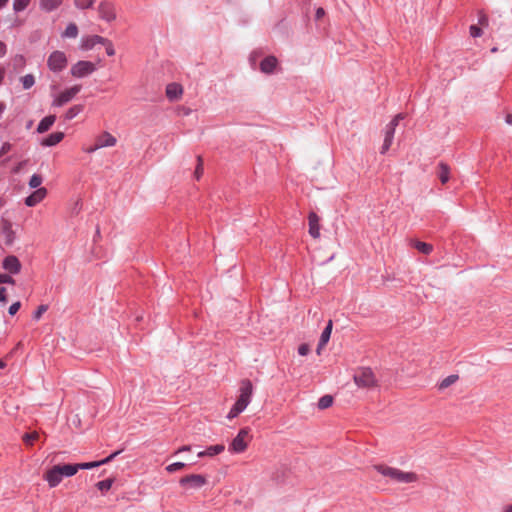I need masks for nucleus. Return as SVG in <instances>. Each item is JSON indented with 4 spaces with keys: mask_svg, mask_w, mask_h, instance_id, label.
I'll use <instances>...</instances> for the list:
<instances>
[{
    "mask_svg": "<svg viewBox=\"0 0 512 512\" xmlns=\"http://www.w3.org/2000/svg\"><path fill=\"white\" fill-rule=\"evenodd\" d=\"M253 385L249 379H243L240 383L239 396L229 411L227 418L233 419L242 413L251 402Z\"/></svg>",
    "mask_w": 512,
    "mask_h": 512,
    "instance_id": "1",
    "label": "nucleus"
},
{
    "mask_svg": "<svg viewBox=\"0 0 512 512\" xmlns=\"http://www.w3.org/2000/svg\"><path fill=\"white\" fill-rule=\"evenodd\" d=\"M375 469L384 477H388L398 483H412L417 481V475L413 472H404L386 465H376Z\"/></svg>",
    "mask_w": 512,
    "mask_h": 512,
    "instance_id": "2",
    "label": "nucleus"
},
{
    "mask_svg": "<svg viewBox=\"0 0 512 512\" xmlns=\"http://www.w3.org/2000/svg\"><path fill=\"white\" fill-rule=\"evenodd\" d=\"M355 384L360 388H371L376 386L377 380L371 368H359L353 376Z\"/></svg>",
    "mask_w": 512,
    "mask_h": 512,
    "instance_id": "3",
    "label": "nucleus"
},
{
    "mask_svg": "<svg viewBox=\"0 0 512 512\" xmlns=\"http://www.w3.org/2000/svg\"><path fill=\"white\" fill-rule=\"evenodd\" d=\"M117 142L116 137L108 133L107 131L100 134L98 137H96L94 143L92 145H84L83 151L86 153H92L96 150L103 148V147H111L114 146Z\"/></svg>",
    "mask_w": 512,
    "mask_h": 512,
    "instance_id": "4",
    "label": "nucleus"
},
{
    "mask_svg": "<svg viewBox=\"0 0 512 512\" xmlns=\"http://www.w3.org/2000/svg\"><path fill=\"white\" fill-rule=\"evenodd\" d=\"M250 429L248 427L240 429L237 436L231 441L229 451L233 453H242L248 446Z\"/></svg>",
    "mask_w": 512,
    "mask_h": 512,
    "instance_id": "5",
    "label": "nucleus"
},
{
    "mask_svg": "<svg viewBox=\"0 0 512 512\" xmlns=\"http://www.w3.org/2000/svg\"><path fill=\"white\" fill-rule=\"evenodd\" d=\"M68 60L64 52L54 51L47 59V66L53 72H60L67 67Z\"/></svg>",
    "mask_w": 512,
    "mask_h": 512,
    "instance_id": "6",
    "label": "nucleus"
},
{
    "mask_svg": "<svg viewBox=\"0 0 512 512\" xmlns=\"http://www.w3.org/2000/svg\"><path fill=\"white\" fill-rule=\"evenodd\" d=\"M81 90V85H74L54 97L52 105L61 107L71 101Z\"/></svg>",
    "mask_w": 512,
    "mask_h": 512,
    "instance_id": "7",
    "label": "nucleus"
},
{
    "mask_svg": "<svg viewBox=\"0 0 512 512\" xmlns=\"http://www.w3.org/2000/svg\"><path fill=\"white\" fill-rule=\"evenodd\" d=\"M96 70L94 63L90 61H78L71 67V74L74 77L82 78L92 74Z\"/></svg>",
    "mask_w": 512,
    "mask_h": 512,
    "instance_id": "8",
    "label": "nucleus"
},
{
    "mask_svg": "<svg viewBox=\"0 0 512 512\" xmlns=\"http://www.w3.org/2000/svg\"><path fill=\"white\" fill-rule=\"evenodd\" d=\"M207 483L205 476L200 474H190L182 477L179 480L181 486H189L190 488L199 489Z\"/></svg>",
    "mask_w": 512,
    "mask_h": 512,
    "instance_id": "9",
    "label": "nucleus"
},
{
    "mask_svg": "<svg viewBox=\"0 0 512 512\" xmlns=\"http://www.w3.org/2000/svg\"><path fill=\"white\" fill-rule=\"evenodd\" d=\"M98 13L99 17L106 22H112L116 19V9L111 2H100L98 6Z\"/></svg>",
    "mask_w": 512,
    "mask_h": 512,
    "instance_id": "10",
    "label": "nucleus"
},
{
    "mask_svg": "<svg viewBox=\"0 0 512 512\" xmlns=\"http://www.w3.org/2000/svg\"><path fill=\"white\" fill-rule=\"evenodd\" d=\"M2 267L9 274H18L21 271L22 264L15 255H8L3 259Z\"/></svg>",
    "mask_w": 512,
    "mask_h": 512,
    "instance_id": "11",
    "label": "nucleus"
},
{
    "mask_svg": "<svg viewBox=\"0 0 512 512\" xmlns=\"http://www.w3.org/2000/svg\"><path fill=\"white\" fill-rule=\"evenodd\" d=\"M62 478L60 465L53 466L44 475V479L48 482V485L51 488L58 486L62 481Z\"/></svg>",
    "mask_w": 512,
    "mask_h": 512,
    "instance_id": "12",
    "label": "nucleus"
},
{
    "mask_svg": "<svg viewBox=\"0 0 512 512\" xmlns=\"http://www.w3.org/2000/svg\"><path fill=\"white\" fill-rule=\"evenodd\" d=\"M47 195V189L40 187L36 189L32 194L25 198V205L28 207H34L40 203Z\"/></svg>",
    "mask_w": 512,
    "mask_h": 512,
    "instance_id": "13",
    "label": "nucleus"
},
{
    "mask_svg": "<svg viewBox=\"0 0 512 512\" xmlns=\"http://www.w3.org/2000/svg\"><path fill=\"white\" fill-rule=\"evenodd\" d=\"M121 452H122V450L115 451L112 454H110L108 457H106V458H104V459H102L100 461L79 463V464H77L78 471L80 469H91V468H94V467H99L101 465L107 464V463L111 462Z\"/></svg>",
    "mask_w": 512,
    "mask_h": 512,
    "instance_id": "14",
    "label": "nucleus"
},
{
    "mask_svg": "<svg viewBox=\"0 0 512 512\" xmlns=\"http://www.w3.org/2000/svg\"><path fill=\"white\" fill-rule=\"evenodd\" d=\"M319 221V216L315 212L311 211L308 215L309 234L315 239L320 236Z\"/></svg>",
    "mask_w": 512,
    "mask_h": 512,
    "instance_id": "15",
    "label": "nucleus"
},
{
    "mask_svg": "<svg viewBox=\"0 0 512 512\" xmlns=\"http://www.w3.org/2000/svg\"><path fill=\"white\" fill-rule=\"evenodd\" d=\"M64 138V133L57 131L39 140L42 146L51 147L58 144Z\"/></svg>",
    "mask_w": 512,
    "mask_h": 512,
    "instance_id": "16",
    "label": "nucleus"
},
{
    "mask_svg": "<svg viewBox=\"0 0 512 512\" xmlns=\"http://www.w3.org/2000/svg\"><path fill=\"white\" fill-rule=\"evenodd\" d=\"M64 0H39V8L41 11L50 13L57 10Z\"/></svg>",
    "mask_w": 512,
    "mask_h": 512,
    "instance_id": "17",
    "label": "nucleus"
},
{
    "mask_svg": "<svg viewBox=\"0 0 512 512\" xmlns=\"http://www.w3.org/2000/svg\"><path fill=\"white\" fill-rule=\"evenodd\" d=\"M333 328L332 320H329L326 327L321 333L320 340L317 346V353L320 354L321 349L328 343Z\"/></svg>",
    "mask_w": 512,
    "mask_h": 512,
    "instance_id": "18",
    "label": "nucleus"
},
{
    "mask_svg": "<svg viewBox=\"0 0 512 512\" xmlns=\"http://www.w3.org/2000/svg\"><path fill=\"white\" fill-rule=\"evenodd\" d=\"M277 65V59L274 56L264 58L260 63V70L263 73L270 74L274 71Z\"/></svg>",
    "mask_w": 512,
    "mask_h": 512,
    "instance_id": "19",
    "label": "nucleus"
},
{
    "mask_svg": "<svg viewBox=\"0 0 512 512\" xmlns=\"http://www.w3.org/2000/svg\"><path fill=\"white\" fill-rule=\"evenodd\" d=\"M106 42H107V39L102 36H98V35L90 36V37L86 38L85 40H83L82 49L90 50L96 44H102V43H106Z\"/></svg>",
    "mask_w": 512,
    "mask_h": 512,
    "instance_id": "20",
    "label": "nucleus"
},
{
    "mask_svg": "<svg viewBox=\"0 0 512 512\" xmlns=\"http://www.w3.org/2000/svg\"><path fill=\"white\" fill-rule=\"evenodd\" d=\"M182 87L177 83H171L166 87V96L170 100H176L182 95Z\"/></svg>",
    "mask_w": 512,
    "mask_h": 512,
    "instance_id": "21",
    "label": "nucleus"
},
{
    "mask_svg": "<svg viewBox=\"0 0 512 512\" xmlns=\"http://www.w3.org/2000/svg\"><path fill=\"white\" fill-rule=\"evenodd\" d=\"M438 177L441 181L442 184H445L449 181V174H450V168L449 166L444 163V162H440L439 165H438Z\"/></svg>",
    "mask_w": 512,
    "mask_h": 512,
    "instance_id": "22",
    "label": "nucleus"
},
{
    "mask_svg": "<svg viewBox=\"0 0 512 512\" xmlns=\"http://www.w3.org/2000/svg\"><path fill=\"white\" fill-rule=\"evenodd\" d=\"M394 132H395V130H386V133L384 136V142L380 149L381 154H385L389 150V148L393 142V139H394Z\"/></svg>",
    "mask_w": 512,
    "mask_h": 512,
    "instance_id": "23",
    "label": "nucleus"
},
{
    "mask_svg": "<svg viewBox=\"0 0 512 512\" xmlns=\"http://www.w3.org/2000/svg\"><path fill=\"white\" fill-rule=\"evenodd\" d=\"M409 124L410 123L409 120L407 119V115L400 113L392 119L390 123V128H395L397 126H408Z\"/></svg>",
    "mask_w": 512,
    "mask_h": 512,
    "instance_id": "24",
    "label": "nucleus"
},
{
    "mask_svg": "<svg viewBox=\"0 0 512 512\" xmlns=\"http://www.w3.org/2000/svg\"><path fill=\"white\" fill-rule=\"evenodd\" d=\"M413 247L425 255H429L433 251V246L431 244L422 241H414Z\"/></svg>",
    "mask_w": 512,
    "mask_h": 512,
    "instance_id": "25",
    "label": "nucleus"
},
{
    "mask_svg": "<svg viewBox=\"0 0 512 512\" xmlns=\"http://www.w3.org/2000/svg\"><path fill=\"white\" fill-rule=\"evenodd\" d=\"M60 470H61L62 477L63 476L71 477L78 472V466H77V464H64V465H60Z\"/></svg>",
    "mask_w": 512,
    "mask_h": 512,
    "instance_id": "26",
    "label": "nucleus"
},
{
    "mask_svg": "<svg viewBox=\"0 0 512 512\" xmlns=\"http://www.w3.org/2000/svg\"><path fill=\"white\" fill-rule=\"evenodd\" d=\"M458 378H459V376L457 374H451V375L447 376L438 384V389L444 390V389L448 388L449 386L454 384L458 380Z\"/></svg>",
    "mask_w": 512,
    "mask_h": 512,
    "instance_id": "27",
    "label": "nucleus"
},
{
    "mask_svg": "<svg viewBox=\"0 0 512 512\" xmlns=\"http://www.w3.org/2000/svg\"><path fill=\"white\" fill-rule=\"evenodd\" d=\"M333 404V397L331 395H324L318 400V408L321 410L327 409Z\"/></svg>",
    "mask_w": 512,
    "mask_h": 512,
    "instance_id": "28",
    "label": "nucleus"
},
{
    "mask_svg": "<svg viewBox=\"0 0 512 512\" xmlns=\"http://www.w3.org/2000/svg\"><path fill=\"white\" fill-rule=\"evenodd\" d=\"M20 82L23 88L27 90L35 84V77L32 74H26L20 78Z\"/></svg>",
    "mask_w": 512,
    "mask_h": 512,
    "instance_id": "29",
    "label": "nucleus"
},
{
    "mask_svg": "<svg viewBox=\"0 0 512 512\" xmlns=\"http://www.w3.org/2000/svg\"><path fill=\"white\" fill-rule=\"evenodd\" d=\"M224 450L225 446L223 444L212 445L206 449V454L209 457H213L215 455L222 453Z\"/></svg>",
    "mask_w": 512,
    "mask_h": 512,
    "instance_id": "30",
    "label": "nucleus"
},
{
    "mask_svg": "<svg viewBox=\"0 0 512 512\" xmlns=\"http://www.w3.org/2000/svg\"><path fill=\"white\" fill-rule=\"evenodd\" d=\"M31 3V0H14L13 1V10L15 12H21L25 10Z\"/></svg>",
    "mask_w": 512,
    "mask_h": 512,
    "instance_id": "31",
    "label": "nucleus"
},
{
    "mask_svg": "<svg viewBox=\"0 0 512 512\" xmlns=\"http://www.w3.org/2000/svg\"><path fill=\"white\" fill-rule=\"evenodd\" d=\"M77 35H78V28H77L76 24H74V23H70L66 27V29L63 33V36L68 37V38H76Z\"/></svg>",
    "mask_w": 512,
    "mask_h": 512,
    "instance_id": "32",
    "label": "nucleus"
},
{
    "mask_svg": "<svg viewBox=\"0 0 512 512\" xmlns=\"http://www.w3.org/2000/svg\"><path fill=\"white\" fill-rule=\"evenodd\" d=\"M113 482H114V479H112V478H107V479H105V480L99 481V482L96 484V487H97L101 492H107V491L112 487Z\"/></svg>",
    "mask_w": 512,
    "mask_h": 512,
    "instance_id": "33",
    "label": "nucleus"
},
{
    "mask_svg": "<svg viewBox=\"0 0 512 512\" xmlns=\"http://www.w3.org/2000/svg\"><path fill=\"white\" fill-rule=\"evenodd\" d=\"M55 120H56L55 115H48L40 121L37 128H50L52 125H54Z\"/></svg>",
    "mask_w": 512,
    "mask_h": 512,
    "instance_id": "34",
    "label": "nucleus"
},
{
    "mask_svg": "<svg viewBox=\"0 0 512 512\" xmlns=\"http://www.w3.org/2000/svg\"><path fill=\"white\" fill-rule=\"evenodd\" d=\"M43 178L40 174H33L29 180V186L33 189L40 188L39 186L42 184Z\"/></svg>",
    "mask_w": 512,
    "mask_h": 512,
    "instance_id": "35",
    "label": "nucleus"
},
{
    "mask_svg": "<svg viewBox=\"0 0 512 512\" xmlns=\"http://www.w3.org/2000/svg\"><path fill=\"white\" fill-rule=\"evenodd\" d=\"M204 168H203V158L199 155L197 156V166L194 172V176L196 180H199L201 176L203 175Z\"/></svg>",
    "mask_w": 512,
    "mask_h": 512,
    "instance_id": "36",
    "label": "nucleus"
},
{
    "mask_svg": "<svg viewBox=\"0 0 512 512\" xmlns=\"http://www.w3.org/2000/svg\"><path fill=\"white\" fill-rule=\"evenodd\" d=\"M39 435L37 432L25 433L22 437L23 442L26 445H33L34 441L38 439Z\"/></svg>",
    "mask_w": 512,
    "mask_h": 512,
    "instance_id": "37",
    "label": "nucleus"
},
{
    "mask_svg": "<svg viewBox=\"0 0 512 512\" xmlns=\"http://www.w3.org/2000/svg\"><path fill=\"white\" fill-rule=\"evenodd\" d=\"M95 0H74V5L79 9L91 8Z\"/></svg>",
    "mask_w": 512,
    "mask_h": 512,
    "instance_id": "38",
    "label": "nucleus"
},
{
    "mask_svg": "<svg viewBox=\"0 0 512 512\" xmlns=\"http://www.w3.org/2000/svg\"><path fill=\"white\" fill-rule=\"evenodd\" d=\"M26 65V60L22 55H16L13 58V66L15 69H22Z\"/></svg>",
    "mask_w": 512,
    "mask_h": 512,
    "instance_id": "39",
    "label": "nucleus"
},
{
    "mask_svg": "<svg viewBox=\"0 0 512 512\" xmlns=\"http://www.w3.org/2000/svg\"><path fill=\"white\" fill-rule=\"evenodd\" d=\"M47 310H48V305L41 304L40 306H38L36 311H34L33 319L38 321Z\"/></svg>",
    "mask_w": 512,
    "mask_h": 512,
    "instance_id": "40",
    "label": "nucleus"
},
{
    "mask_svg": "<svg viewBox=\"0 0 512 512\" xmlns=\"http://www.w3.org/2000/svg\"><path fill=\"white\" fill-rule=\"evenodd\" d=\"M184 467H186V464L183 463V462H175V463H172L170 465H168L166 467V470L169 472V473H174L178 470H181L183 469Z\"/></svg>",
    "mask_w": 512,
    "mask_h": 512,
    "instance_id": "41",
    "label": "nucleus"
},
{
    "mask_svg": "<svg viewBox=\"0 0 512 512\" xmlns=\"http://www.w3.org/2000/svg\"><path fill=\"white\" fill-rule=\"evenodd\" d=\"M0 284H15L14 278L6 273L0 274Z\"/></svg>",
    "mask_w": 512,
    "mask_h": 512,
    "instance_id": "42",
    "label": "nucleus"
},
{
    "mask_svg": "<svg viewBox=\"0 0 512 512\" xmlns=\"http://www.w3.org/2000/svg\"><path fill=\"white\" fill-rule=\"evenodd\" d=\"M309 352H310V346L306 343H303L298 347V353L301 356H306L309 354Z\"/></svg>",
    "mask_w": 512,
    "mask_h": 512,
    "instance_id": "43",
    "label": "nucleus"
},
{
    "mask_svg": "<svg viewBox=\"0 0 512 512\" xmlns=\"http://www.w3.org/2000/svg\"><path fill=\"white\" fill-rule=\"evenodd\" d=\"M79 111H80V108L75 106L67 111V113L65 114V117L67 119H72L79 113Z\"/></svg>",
    "mask_w": 512,
    "mask_h": 512,
    "instance_id": "44",
    "label": "nucleus"
},
{
    "mask_svg": "<svg viewBox=\"0 0 512 512\" xmlns=\"http://www.w3.org/2000/svg\"><path fill=\"white\" fill-rule=\"evenodd\" d=\"M20 307H21V303H20L19 301H17V302L13 303V304L9 307V309H8V313H9L11 316H13V315H15V314L18 312V310L20 309Z\"/></svg>",
    "mask_w": 512,
    "mask_h": 512,
    "instance_id": "45",
    "label": "nucleus"
},
{
    "mask_svg": "<svg viewBox=\"0 0 512 512\" xmlns=\"http://www.w3.org/2000/svg\"><path fill=\"white\" fill-rule=\"evenodd\" d=\"M106 45V53L108 56H114L115 55V49L111 41L107 40L106 43H103Z\"/></svg>",
    "mask_w": 512,
    "mask_h": 512,
    "instance_id": "46",
    "label": "nucleus"
},
{
    "mask_svg": "<svg viewBox=\"0 0 512 512\" xmlns=\"http://www.w3.org/2000/svg\"><path fill=\"white\" fill-rule=\"evenodd\" d=\"M470 34L472 37H479L482 34V30L478 26L472 25L470 26Z\"/></svg>",
    "mask_w": 512,
    "mask_h": 512,
    "instance_id": "47",
    "label": "nucleus"
},
{
    "mask_svg": "<svg viewBox=\"0 0 512 512\" xmlns=\"http://www.w3.org/2000/svg\"><path fill=\"white\" fill-rule=\"evenodd\" d=\"M11 149V144L10 143H4L0 149V157L5 155L6 153H8Z\"/></svg>",
    "mask_w": 512,
    "mask_h": 512,
    "instance_id": "48",
    "label": "nucleus"
},
{
    "mask_svg": "<svg viewBox=\"0 0 512 512\" xmlns=\"http://www.w3.org/2000/svg\"><path fill=\"white\" fill-rule=\"evenodd\" d=\"M0 302H7L6 298V288L0 287Z\"/></svg>",
    "mask_w": 512,
    "mask_h": 512,
    "instance_id": "49",
    "label": "nucleus"
},
{
    "mask_svg": "<svg viewBox=\"0 0 512 512\" xmlns=\"http://www.w3.org/2000/svg\"><path fill=\"white\" fill-rule=\"evenodd\" d=\"M7 52L6 44L0 41V58L4 57Z\"/></svg>",
    "mask_w": 512,
    "mask_h": 512,
    "instance_id": "50",
    "label": "nucleus"
},
{
    "mask_svg": "<svg viewBox=\"0 0 512 512\" xmlns=\"http://www.w3.org/2000/svg\"><path fill=\"white\" fill-rule=\"evenodd\" d=\"M325 15V11L323 8H318L315 13V17L317 20H320Z\"/></svg>",
    "mask_w": 512,
    "mask_h": 512,
    "instance_id": "51",
    "label": "nucleus"
},
{
    "mask_svg": "<svg viewBox=\"0 0 512 512\" xmlns=\"http://www.w3.org/2000/svg\"><path fill=\"white\" fill-rule=\"evenodd\" d=\"M479 23L482 25V26H488V17L485 15V14H482L480 16V19H479Z\"/></svg>",
    "mask_w": 512,
    "mask_h": 512,
    "instance_id": "52",
    "label": "nucleus"
},
{
    "mask_svg": "<svg viewBox=\"0 0 512 512\" xmlns=\"http://www.w3.org/2000/svg\"><path fill=\"white\" fill-rule=\"evenodd\" d=\"M5 231H7V237H8L7 243H11L13 232L11 231L10 226L8 228L5 227Z\"/></svg>",
    "mask_w": 512,
    "mask_h": 512,
    "instance_id": "53",
    "label": "nucleus"
},
{
    "mask_svg": "<svg viewBox=\"0 0 512 512\" xmlns=\"http://www.w3.org/2000/svg\"><path fill=\"white\" fill-rule=\"evenodd\" d=\"M190 450H191L190 445H184L177 450V453L184 452V451H190Z\"/></svg>",
    "mask_w": 512,
    "mask_h": 512,
    "instance_id": "54",
    "label": "nucleus"
},
{
    "mask_svg": "<svg viewBox=\"0 0 512 512\" xmlns=\"http://www.w3.org/2000/svg\"><path fill=\"white\" fill-rule=\"evenodd\" d=\"M5 73H6L5 68L0 66V84L2 83V81L5 77Z\"/></svg>",
    "mask_w": 512,
    "mask_h": 512,
    "instance_id": "55",
    "label": "nucleus"
},
{
    "mask_svg": "<svg viewBox=\"0 0 512 512\" xmlns=\"http://www.w3.org/2000/svg\"><path fill=\"white\" fill-rule=\"evenodd\" d=\"M506 122H507V124L512 125V115L511 114L507 115Z\"/></svg>",
    "mask_w": 512,
    "mask_h": 512,
    "instance_id": "56",
    "label": "nucleus"
},
{
    "mask_svg": "<svg viewBox=\"0 0 512 512\" xmlns=\"http://www.w3.org/2000/svg\"><path fill=\"white\" fill-rule=\"evenodd\" d=\"M9 0H0V9L7 5Z\"/></svg>",
    "mask_w": 512,
    "mask_h": 512,
    "instance_id": "57",
    "label": "nucleus"
},
{
    "mask_svg": "<svg viewBox=\"0 0 512 512\" xmlns=\"http://www.w3.org/2000/svg\"><path fill=\"white\" fill-rule=\"evenodd\" d=\"M503 512H512V505L506 506Z\"/></svg>",
    "mask_w": 512,
    "mask_h": 512,
    "instance_id": "58",
    "label": "nucleus"
},
{
    "mask_svg": "<svg viewBox=\"0 0 512 512\" xmlns=\"http://www.w3.org/2000/svg\"><path fill=\"white\" fill-rule=\"evenodd\" d=\"M206 456H207V454H206V450L201 451V452H199V453H198V457H200V458H202V457H206Z\"/></svg>",
    "mask_w": 512,
    "mask_h": 512,
    "instance_id": "59",
    "label": "nucleus"
},
{
    "mask_svg": "<svg viewBox=\"0 0 512 512\" xmlns=\"http://www.w3.org/2000/svg\"><path fill=\"white\" fill-rule=\"evenodd\" d=\"M4 109H5V104L4 103H0V116L2 115Z\"/></svg>",
    "mask_w": 512,
    "mask_h": 512,
    "instance_id": "60",
    "label": "nucleus"
},
{
    "mask_svg": "<svg viewBox=\"0 0 512 512\" xmlns=\"http://www.w3.org/2000/svg\"><path fill=\"white\" fill-rule=\"evenodd\" d=\"M6 363L3 360H0V369L4 368Z\"/></svg>",
    "mask_w": 512,
    "mask_h": 512,
    "instance_id": "61",
    "label": "nucleus"
},
{
    "mask_svg": "<svg viewBox=\"0 0 512 512\" xmlns=\"http://www.w3.org/2000/svg\"><path fill=\"white\" fill-rule=\"evenodd\" d=\"M20 347H22V342H18L15 349H19Z\"/></svg>",
    "mask_w": 512,
    "mask_h": 512,
    "instance_id": "62",
    "label": "nucleus"
},
{
    "mask_svg": "<svg viewBox=\"0 0 512 512\" xmlns=\"http://www.w3.org/2000/svg\"><path fill=\"white\" fill-rule=\"evenodd\" d=\"M100 236V231H99V228H97L96 230V237H99Z\"/></svg>",
    "mask_w": 512,
    "mask_h": 512,
    "instance_id": "63",
    "label": "nucleus"
},
{
    "mask_svg": "<svg viewBox=\"0 0 512 512\" xmlns=\"http://www.w3.org/2000/svg\"><path fill=\"white\" fill-rule=\"evenodd\" d=\"M4 205V201L0 198V208Z\"/></svg>",
    "mask_w": 512,
    "mask_h": 512,
    "instance_id": "64",
    "label": "nucleus"
}]
</instances>
